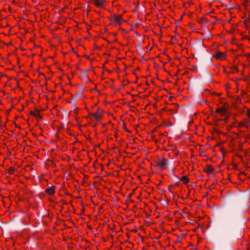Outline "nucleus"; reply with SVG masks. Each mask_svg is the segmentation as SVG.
Segmentation results:
<instances>
[{"label":"nucleus","instance_id":"1","mask_svg":"<svg viewBox=\"0 0 250 250\" xmlns=\"http://www.w3.org/2000/svg\"><path fill=\"white\" fill-rule=\"evenodd\" d=\"M157 165L162 169H166L167 168L168 163L166 159L162 158L157 162Z\"/></svg>","mask_w":250,"mask_h":250},{"label":"nucleus","instance_id":"2","mask_svg":"<svg viewBox=\"0 0 250 250\" xmlns=\"http://www.w3.org/2000/svg\"><path fill=\"white\" fill-rule=\"evenodd\" d=\"M103 111L99 108L98 111L95 113H91L90 115L94 116L97 120H100L102 118V113Z\"/></svg>","mask_w":250,"mask_h":250},{"label":"nucleus","instance_id":"3","mask_svg":"<svg viewBox=\"0 0 250 250\" xmlns=\"http://www.w3.org/2000/svg\"><path fill=\"white\" fill-rule=\"evenodd\" d=\"M215 56L217 59H220L221 60H225L226 58L225 54L221 52H216Z\"/></svg>","mask_w":250,"mask_h":250},{"label":"nucleus","instance_id":"4","mask_svg":"<svg viewBox=\"0 0 250 250\" xmlns=\"http://www.w3.org/2000/svg\"><path fill=\"white\" fill-rule=\"evenodd\" d=\"M114 20L116 21V23L118 24H120L122 21V17L121 15H118L115 16L114 17Z\"/></svg>","mask_w":250,"mask_h":250},{"label":"nucleus","instance_id":"5","mask_svg":"<svg viewBox=\"0 0 250 250\" xmlns=\"http://www.w3.org/2000/svg\"><path fill=\"white\" fill-rule=\"evenodd\" d=\"M93 2L97 6L101 7L104 4L103 0H93Z\"/></svg>","mask_w":250,"mask_h":250},{"label":"nucleus","instance_id":"6","mask_svg":"<svg viewBox=\"0 0 250 250\" xmlns=\"http://www.w3.org/2000/svg\"><path fill=\"white\" fill-rule=\"evenodd\" d=\"M45 191L48 194L52 195L54 192V187H51L49 188H48L46 189Z\"/></svg>","mask_w":250,"mask_h":250},{"label":"nucleus","instance_id":"7","mask_svg":"<svg viewBox=\"0 0 250 250\" xmlns=\"http://www.w3.org/2000/svg\"><path fill=\"white\" fill-rule=\"evenodd\" d=\"M213 168L210 165H208L207 167L205 168V171L208 173H210L213 172Z\"/></svg>","mask_w":250,"mask_h":250},{"label":"nucleus","instance_id":"8","mask_svg":"<svg viewBox=\"0 0 250 250\" xmlns=\"http://www.w3.org/2000/svg\"><path fill=\"white\" fill-rule=\"evenodd\" d=\"M181 180L182 181H183V182L185 183V184L188 183L189 181V178H188V177L186 176H184L182 177V178H181Z\"/></svg>","mask_w":250,"mask_h":250},{"label":"nucleus","instance_id":"9","mask_svg":"<svg viewBox=\"0 0 250 250\" xmlns=\"http://www.w3.org/2000/svg\"><path fill=\"white\" fill-rule=\"evenodd\" d=\"M34 116H36L37 118L41 119L42 116L40 114L39 111L38 110H35V114H34Z\"/></svg>","mask_w":250,"mask_h":250},{"label":"nucleus","instance_id":"10","mask_svg":"<svg viewBox=\"0 0 250 250\" xmlns=\"http://www.w3.org/2000/svg\"><path fill=\"white\" fill-rule=\"evenodd\" d=\"M217 112L218 113H219V112H221L222 113H225L226 112V109L224 108H222V109H220V108H218L217 109Z\"/></svg>","mask_w":250,"mask_h":250},{"label":"nucleus","instance_id":"11","mask_svg":"<svg viewBox=\"0 0 250 250\" xmlns=\"http://www.w3.org/2000/svg\"><path fill=\"white\" fill-rule=\"evenodd\" d=\"M199 22L201 23L207 22L208 20L205 18H202L199 19Z\"/></svg>","mask_w":250,"mask_h":250},{"label":"nucleus","instance_id":"12","mask_svg":"<svg viewBox=\"0 0 250 250\" xmlns=\"http://www.w3.org/2000/svg\"><path fill=\"white\" fill-rule=\"evenodd\" d=\"M9 172L10 174H12L13 173V172L15 170V169L14 167H10L9 168Z\"/></svg>","mask_w":250,"mask_h":250},{"label":"nucleus","instance_id":"13","mask_svg":"<svg viewBox=\"0 0 250 250\" xmlns=\"http://www.w3.org/2000/svg\"><path fill=\"white\" fill-rule=\"evenodd\" d=\"M171 188H172V186H170L168 187V191L172 192V191H171Z\"/></svg>","mask_w":250,"mask_h":250},{"label":"nucleus","instance_id":"14","mask_svg":"<svg viewBox=\"0 0 250 250\" xmlns=\"http://www.w3.org/2000/svg\"><path fill=\"white\" fill-rule=\"evenodd\" d=\"M35 114V111H30V114L31 115H32L34 116Z\"/></svg>","mask_w":250,"mask_h":250},{"label":"nucleus","instance_id":"15","mask_svg":"<svg viewBox=\"0 0 250 250\" xmlns=\"http://www.w3.org/2000/svg\"><path fill=\"white\" fill-rule=\"evenodd\" d=\"M165 125H166V126H167V127H169V126H171V124L169 125L168 124H167V123H165Z\"/></svg>","mask_w":250,"mask_h":250},{"label":"nucleus","instance_id":"16","mask_svg":"<svg viewBox=\"0 0 250 250\" xmlns=\"http://www.w3.org/2000/svg\"><path fill=\"white\" fill-rule=\"evenodd\" d=\"M248 116L250 117V109H249L248 111Z\"/></svg>","mask_w":250,"mask_h":250},{"label":"nucleus","instance_id":"17","mask_svg":"<svg viewBox=\"0 0 250 250\" xmlns=\"http://www.w3.org/2000/svg\"><path fill=\"white\" fill-rule=\"evenodd\" d=\"M133 194V192L131 193L129 195V197H131Z\"/></svg>","mask_w":250,"mask_h":250},{"label":"nucleus","instance_id":"18","mask_svg":"<svg viewBox=\"0 0 250 250\" xmlns=\"http://www.w3.org/2000/svg\"><path fill=\"white\" fill-rule=\"evenodd\" d=\"M123 128H124L125 130H127V129H126V127H125V126H124V127H123Z\"/></svg>","mask_w":250,"mask_h":250},{"label":"nucleus","instance_id":"19","mask_svg":"<svg viewBox=\"0 0 250 250\" xmlns=\"http://www.w3.org/2000/svg\"><path fill=\"white\" fill-rule=\"evenodd\" d=\"M178 183H179V182H176V183H175V185H178Z\"/></svg>","mask_w":250,"mask_h":250}]
</instances>
